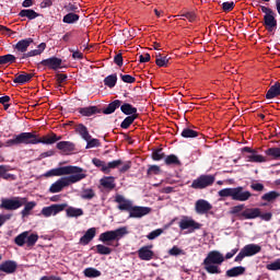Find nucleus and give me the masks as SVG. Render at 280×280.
Listing matches in <instances>:
<instances>
[{"mask_svg": "<svg viewBox=\"0 0 280 280\" xmlns=\"http://www.w3.org/2000/svg\"><path fill=\"white\" fill-rule=\"evenodd\" d=\"M42 65L43 67H48V69H52L54 71H56L62 66V59L58 57H50L48 59L42 60Z\"/></svg>", "mask_w": 280, "mask_h": 280, "instance_id": "nucleus-17", "label": "nucleus"}, {"mask_svg": "<svg viewBox=\"0 0 280 280\" xmlns=\"http://www.w3.org/2000/svg\"><path fill=\"white\" fill-rule=\"evenodd\" d=\"M0 271L5 272L7 275H12L16 272V261L7 260L0 265Z\"/></svg>", "mask_w": 280, "mask_h": 280, "instance_id": "nucleus-20", "label": "nucleus"}, {"mask_svg": "<svg viewBox=\"0 0 280 280\" xmlns=\"http://www.w3.org/2000/svg\"><path fill=\"white\" fill-rule=\"evenodd\" d=\"M36 242H38V234H27V237H26V246L28 248H32V246H35L36 245Z\"/></svg>", "mask_w": 280, "mask_h": 280, "instance_id": "nucleus-46", "label": "nucleus"}, {"mask_svg": "<svg viewBox=\"0 0 280 280\" xmlns=\"http://www.w3.org/2000/svg\"><path fill=\"white\" fill-rule=\"evenodd\" d=\"M34 43V39L32 37L21 39L15 44L16 51H20L21 54H25L27 51L28 47Z\"/></svg>", "mask_w": 280, "mask_h": 280, "instance_id": "nucleus-21", "label": "nucleus"}, {"mask_svg": "<svg viewBox=\"0 0 280 280\" xmlns=\"http://www.w3.org/2000/svg\"><path fill=\"white\" fill-rule=\"evenodd\" d=\"M47 48V44L42 43L37 46V49L30 50L28 52L24 54L22 58H34V56H40Z\"/></svg>", "mask_w": 280, "mask_h": 280, "instance_id": "nucleus-25", "label": "nucleus"}, {"mask_svg": "<svg viewBox=\"0 0 280 280\" xmlns=\"http://www.w3.org/2000/svg\"><path fill=\"white\" fill-rule=\"evenodd\" d=\"M138 257L142 261H151V259H154V252L152 250V245L141 247L138 250Z\"/></svg>", "mask_w": 280, "mask_h": 280, "instance_id": "nucleus-16", "label": "nucleus"}, {"mask_svg": "<svg viewBox=\"0 0 280 280\" xmlns=\"http://www.w3.org/2000/svg\"><path fill=\"white\" fill-rule=\"evenodd\" d=\"M95 235H97V229L96 228H90L85 234L80 238V244L83 246H88V244H91L93 242Z\"/></svg>", "mask_w": 280, "mask_h": 280, "instance_id": "nucleus-18", "label": "nucleus"}, {"mask_svg": "<svg viewBox=\"0 0 280 280\" xmlns=\"http://www.w3.org/2000/svg\"><path fill=\"white\" fill-rule=\"evenodd\" d=\"M86 141V150H91L92 148H100L102 143H100V140L96 138H92L90 136V139L85 140Z\"/></svg>", "mask_w": 280, "mask_h": 280, "instance_id": "nucleus-47", "label": "nucleus"}, {"mask_svg": "<svg viewBox=\"0 0 280 280\" xmlns=\"http://www.w3.org/2000/svg\"><path fill=\"white\" fill-rule=\"evenodd\" d=\"M100 185L103 189H107L108 191H113L115 187H117V184L115 183L114 176H104L100 179Z\"/></svg>", "mask_w": 280, "mask_h": 280, "instance_id": "nucleus-19", "label": "nucleus"}, {"mask_svg": "<svg viewBox=\"0 0 280 280\" xmlns=\"http://www.w3.org/2000/svg\"><path fill=\"white\" fill-rule=\"evenodd\" d=\"M182 137L184 139H195V137H198V131H196L194 129L185 128L182 131Z\"/></svg>", "mask_w": 280, "mask_h": 280, "instance_id": "nucleus-45", "label": "nucleus"}, {"mask_svg": "<svg viewBox=\"0 0 280 280\" xmlns=\"http://www.w3.org/2000/svg\"><path fill=\"white\" fill-rule=\"evenodd\" d=\"M212 183H215V176L201 175L192 182L191 187L192 189H205L206 187H210Z\"/></svg>", "mask_w": 280, "mask_h": 280, "instance_id": "nucleus-8", "label": "nucleus"}, {"mask_svg": "<svg viewBox=\"0 0 280 280\" xmlns=\"http://www.w3.org/2000/svg\"><path fill=\"white\" fill-rule=\"evenodd\" d=\"M179 229L182 231H187V229H192V231H196V230L200 229V223L196 222L194 219H191L189 217H184L179 221Z\"/></svg>", "mask_w": 280, "mask_h": 280, "instance_id": "nucleus-14", "label": "nucleus"}, {"mask_svg": "<svg viewBox=\"0 0 280 280\" xmlns=\"http://www.w3.org/2000/svg\"><path fill=\"white\" fill-rule=\"evenodd\" d=\"M84 168L80 166H73V165H68V166H60L57 168H51L48 172L44 174L46 178H51V176H73L75 174H82Z\"/></svg>", "mask_w": 280, "mask_h": 280, "instance_id": "nucleus-4", "label": "nucleus"}, {"mask_svg": "<svg viewBox=\"0 0 280 280\" xmlns=\"http://www.w3.org/2000/svg\"><path fill=\"white\" fill-rule=\"evenodd\" d=\"M164 161L166 165H180V160L174 154L166 156Z\"/></svg>", "mask_w": 280, "mask_h": 280, "instance_id": "nucleus-53", "label": "nucleus"}, {"mask_svg": "<svg viewBox=\"0 0 280 280\" xmlns=\"http://www.w3.org/2000/svg\"><path fill=\"white\" fill-rule=\"evenodd\" d=\"M253 194L248 190H244V187L238 186L234 188V194L232 200H236L237 202H246V200H250Z\"/></svg>", "mask_w": 280, "mask_h": 280, "instance_id": "nucleus-10", "label": "nucleus"}, {"mask_svg": "<svg viewBox=\"0 0 280 280\" xmlns=\"http://www.w3.org/2000/svg\"><path fill=\"white\" fill-rule=\"evenodd\" d=\"M119 106H121V101L116 100L114 102H112L104 110V115H113V113H115V110H117V108H119Z\"/></svg>", "mask_w": 280, "mask_h": 280, "instance_id": "nucleus-36", "label": "nucleus"}, {"mask_svg": "<svg viewBox=\"0 0 280 280\" xmlns=\"http://www.w3.org/2000/svg\"><path fill=\"white\" fill-rule=\"evenodd\" d=\"M92 163H93V165H95V167H98L101 170V172H103V174H106V162H104L97 158H94L92 160Z\"/></svg>", "mask_w": 280, "mask_h": 280, "instance_id": "nucleus-52", "label": "nucleus"}, {"mask_svg": "<svg viewBox=\"0 0 280 280\" xmlns=\"http://www.w3.org/2000/svg\"><path fill=\"white\" fill-rule=\"evenodd\" d=\"M81 198L83 200H93L95 198V191L92 188H85L81 192Z\"/></svg>", "mask_w": 280, "mask_h": 280, "instance_id": "nucleus-44", "label": "nucleus"}, {"mask_svg": "<svg viewBox=\"0 0 280 280\" xmlns=\"http://www.w3.org/2000/svg\"><path fill=\"white\" fill-rule=\"evenodd\" d=\"M250 188L254 190V191H264L265 187H264V184L261 183H253L250 185Z\"/></svg>", "mask_w": 280, "mask_h": 280, "instance_id": "nucleus-64", "label": "nucleus"}, {"mask_svg": "<svg viewBox=\"0 0 280 280\" xmlns=\"http://www.w3.org/2000/svg\"><path fill=\"white\" fill-rule=\"evenodd\" d=\"M15 145H21V133L14 135L11 139L5 140L4 142L0 141V149L14 148Z\"/></svg>", "mask_w": 280, "mask_h": 280, "instance_id": "nucleus-22", "label": "nucleus"}, {"mask_svg": "<svg viewBox=\"0 0 280 280\" xmlns=\"http://www.w3.org/2000/svg\"><path fill=\"white\" fill-rule=\"evenodd\" d=\"M96 253H98V255H110L113 249L106 245L98 244L96 245Z\"/></svg>", "mask_w": 280, "mask_h": 280, "instance_id": "nucleus-51", "label": "nucleus"}, {"mask_svg": "<svg viewBox=\"0 0 280 280\" xmlns=\"http://www.w3.org/2000/svg\"><path fill=\"white\" fill-rule=\"evenodd\" d=\"M27 235H30L28 231L22 232L14 238V243L16 246H25L27 244Z\"/></svg>", "mask_w": 280, "mask_h": 280, "instance_id": "nucleus-41", "label": "nucleus"}, {"mask_svg": "<svg viewBox=\"0 0 280 280\" xmlns=\"http://www.w3.org/2000/svg\"><path fill=\"white\" fill-rule=\"evenodd\" d=\"M267 270L277 271L280 270V258L276 259L275 261L268 264L266 266Z\"/></svg>", "mask_w": 280, "mask_h": 280, "instance_id": "nucleus-56", "label": "nucleus"}, {"mask_svg": "<svg viewBox=\"0 0 280 280\" xmlns=\"http://www.w3.org/2000/svg\"><path fill=\"white\" fill-rule=\"evenodd\" d=\"M124 165V161L121 160H114L112 162L106 163L105 174H110L112 170H119Z\"/></svg>", "mask_w": 280, "mask_h": 280, "instance_id": "nucleus-35", "label": "nucleus"}, {"mask_svg": "<svg viewBox=\"0 0 280 280\" xmlns=\"http://www.w3.org/2000/svg\"><path fill=\"white\" fill-rule=\"evenodd\" d=\"M32 78H34V74L23 73V74L16 75L13 82L14 84H27V82H30Z\"/></svg>", "mask_w": 280, "mask_h": 280, "instance_id": "nucleus-32", "label": "nucleus"}, {"mask_svg": "<svg viewBox=\"0 0 280 280\" xmlns=\"http://www.w3.org/2000/svg\"><path fill=\"white\" fill-rule=\"evenodd\" d=\"M130 167H132V162H122V164L118 167V172H120V174H126Z\"/></svg>", "mask_w": 280, "mask_h": 280, "instance_id": "nucleus-59", "label": "nucleus"}, {"mask_svg": "<svg viewBox=\"0 0 280 280\" xmlns=\"http://www.w3.org/2000/svg\"><path fill=\"white\" fill-rule=\"evenodd\" d=\"M248 163H266L264 155L257 154L255 151L246 155Z\"/></svg>", "mask_w": 280, "mask_h": 280, "instance_id": "nucleus-33", "label": "nucleus"}, {"mask_svg": "<svg viewBox=\"0 0 280 280\" xmlns=\"http://www.w3.org/2000/svg\"><path fill=\"white\" fill-rule=\"evenodd\" d=\"M57 150L61 152H73L75 150V144L71 141H60L57 143Z\"/></svg>", "mask_w": 280, "mask_h": 280, "instance_id": "nucleus-27", "label": "nucleus"}, {"mask_svg": "<svg viewBox=\"0 0 280 280\" xmlns=\"http://www.w3.org/2000/svg\"><path fill=\"white\" fill-rule=\"evenodd\" d=\"M279 197H280V194L277 190H271L262 195L261 200H265V202H275V200H277V198Z\"/></svg>", "mask_w": 280, "mask_h": 280, "instance_id": "nucleus-39", "label": "nucleus"}, {"mask_svg": "<svg viewBox=\"0 0 280 280\" xmlns=\"http://www.w3.org/2000/svg\"><path fill=\"white\" fill-rule=\"evenodd\" d=\"M23 207H24V209L21 211V215H22V218H27V215H30V213L32 212L34 207H36V201H28L27 202V199H26Z\"/></svg>", "mask_w": 280, "mask_h": 280, "instance_id": "nucleus-34", "label": "nucleus"}, {"mask_svg": "<svg viewBox=\"0 0 280 280\" xmlns=\"http://www.w3.org/2000/svg\"><path fill=\"white\" fill-rule=\"evenodd\" d=\"M160 235H163V230L162 229H158V230L152 231L151 233H149L147 235V237L149 240H156V237H160Z\"/></svg>", "mask_w": 280, "mask_h": 280, "instance_id": "nucleus-60", "label": "nucleus"}, {"mask_svg": "<svg viewBox=\"0 0 280 280\" xmlns=\"http://www.w3.org/2000/svg\"><path fill=\"white\" fill-rule=\"evenodd\" d=\"M153 161H162V159H165V153H163L162 149H158L152 153Z\"/></svg>", "mask_w": 280, "mask_h": 280, "instance_id": "nucleus-58", "label": "nucleus"}, {"mask_svg": "<svg viewBox=\"0 0 280 280\" xmlns=\"http://www.w3.org/2000/svg\"><path fill=\"white\" fill-rule=\"evenodd\" d=\"M16 60V57L14 55H4L0 56V65H12Z\"/></svg>", "mask_w": 280, "mask_h": 280, "instance_id": "nucleus-49", "label": "nucleus"}, {"mask_svg": "<svg viewBox=\"0 0 280 280\" xmlns=\"http://www.w3.org/2000/svg\"><path fill=\"white\" fill-rule=\"evenodd\" d=\"M280 95V83H275L267 92V100H275V97H279Z\"/></svg>", "mask_w": 280, "mask_h": 280, "instance_id": "nucleus-28", "label": "nucleus"}, {"mask_svg": "<svg viewBox=\"0 0 280 280\" xmlns=\"http://www.w3.org/2000/svg\"><path fill=\"white\" fill-rule=\"evenodd\" d=\"M230 213L231 215H236V218H240V215L244 213V203L232 207Z\"/></svg>", "mask_w": 280, "mask_h": 280, "instance_id": "nucleus-48", "label": "nucleus"}, {"mask_svg": "<svg viewBox=\"0 0 280 280\" xmlns=\"http://www.w3.org/2000/svg\"><path fill=\"white\" fill-rule=\"evenodd\" d=\"M152 212V208L150 207H141V206H131V210H129V218H143Z\"/></svg>", "mask_w": 280, "mask_h": 280, "instance_id": "nucleus-11", "label": "nucleus"}, {"mask_svg": "<svg viewBox=\"0 0 280 280\" xmlns=\"http://www.w3.org/2000/svg\"><path fill=\"white\" fill-rule=\"evenodd\" d=\"M261 215V209L259 208H247L238 214V220H255Z\"/></svg>", "mask_w": 280, "mask_h": 280, "instance_id": "nucleus-12", "label": "nucleus"}, {"mask_svg": "<svg viewBox=\"0 0 280 280\" xmlns=\"http://www.w3.org/2000/svg\"><path fill=\"white\" fill-rule=\"evenodd\" d=\"M246 272V267L237 266L229 269L225 275L226 277L233 278V277H242Z\"/></svg>", "mask_w": 280, "mask_h": 280, "instance_id": "nucleus-26", "label": "nucleus"}, {"mask_svg": "<svg viewBox=\"0 0 280 280\" xmlns=\"http://www.w3.org/2000/svg\"><path fill=\"white\" fill-rule=\"evenodd\" d=\"M182 19H187L189 23H194L196 21V13L195 12H186L180 15Z\"/></svg>", "mask_w": 280, "mask_h": 280, "instance_id": "nucleus-61", "label": "nucleus"}, {"mask_svg": "<svg viewBox=\"0 0 280 280\" xmlns=\"http://www.w3.org/2000/svg\"><path fill=\"white\" fill-rule=\"evenodd\" d=\"M66 215L67 218H82V215H84V210H82V208H75L67 205Z\"/></svg>", "mask_w": 280, "mask_h": 280, "instance_id": "nucleus-24", "label": "nucleus"}, {"mask_svg": "<svg viewBox=\"0 0 280 280\" xmlns=\"http://www.w3.org/2000/svg\"><path fill=\"white\" fill-rule=\"evenodd\" d=\"M267 156H272V159H280V148H270L265 151Z\"/></svg>", "mask_w": 280, "mask_h": 280, "instance_id": "nucleus-54", "label": "nucleus"}, {"mask_svg": "<svg viewBox=\"0 0 280 280\" xmlns=\"http://www.w3.org/2000/svg\"><path fill=\"white\" fill-rule=\"evenodd\" d=\"M120 78L122 82H126L127 84H132L135 82V77L130 74H120Z\"/></svg>", "mask_w": 280, "mask_h": 280, "instance_id": "nucleus-63", "label": "nucleus"}, {"mask_svg": "<svg viewBox=\"0 0 280 280\" xmlns=\"http://www.w3.org/2000/svg\"><path fill=\"white\" fill-rule=\"evenodd\" d=\"M77 132L83 139V141H89L91 139V133H89V129L84 125H79L77 127Z\"/></svg>", "mask_w": 280, "mask_h": 280, "instance_id": "nucleus-37", "label": "nucleus"}, {"mask_svg": "<svg viewBox=\"0 0 280 280\" xmlns=\"http://www.w3.org/2000/svg\"><path fill=\"white\" fill-rule=\"evenodd\" d=\"M138 115H131V116H127L121 125H120V128H124L125 130L127 128H130V126H132V124L135 122V119H137Z\"/></svg>", "mask_w": 280, "mask_h": 280, "instance_id": "nucleus-43", "label": "nucleus"}, {"mask_svg": "<svg viewBox=\"0 0 280 280\" xmlns=\"http://www.w3.org/2000/svg\"><path fill=\"white\" fill-rule=\"evenodd\" d=\"M275 16H277L275 12L269 15H264L265 26L268 32H272V30L277 27V19Z\"/></svg>", "mask_w": 280, "mask_h": 280, "instance_id": "nucleus-23", "label": "nucleus"}, {"mask_svg": "<svg viewBox=\"0 0 280 280\" xmlns=\"http://www.w3.org/2000/svg\"><path fill=\"white\" fill-rule=\"evenodd\" d=\"M69 51H71L73 60H82V58H84V55L80 52V50H73L70 48Z\"/></svg>", "mask_w": 280, "mask_h": 280, "instance_id": "nucleus-62", "label": "nucleus"}, {"mask_svg": "<svg viewBox=\"0 0 280 280\" xmlns=\"http://www.w3.org/2000/svg\"><path fill=\"white\" fill-rule=\"evenodd\" d=\"M67 209V203H55L48 207H44L40 211L44 218H51V215H58L61 211Z\"/></svg>", "mask_w": 280, "mask_h": 280, "instance_id": "nucleus-9", "label": "nucleus"}, {"mask_svg": "<svg viewBox=\"0 0 280 280\" xmlns=\"http://www.w3.org/2000/svg\"><path fill=\"white\" fill-rule=\"evenodd\" d=\"M203 268L209 275H222L220 266L224 264V255L219 250H211L203 259Z\"/></svg>", "mask_w": 280, "mask_h": 280, "instance_id": "nucleus-1", "label": "nucleus"}, {"mask_svg": "<svg viewBox=\"0 0 280 280\" xmlns=\"http://www.w3.org/2000/svg\"><path fill=\"white\" fill-rule=\"evenodd\" d=\"M25 202V197H15L12 199L2 198L0 209H5L7 211H16V209H21Z\"/></svg>", "mask_w": 280, "mask_h": 280, "instance_id": "nucleus-7", "label": "nucleus"}, {"mask_svg": "<svg viewBox=\"0 0 280 280\" xmlns=\"http://www.w3.org/2000/svg\"><path fill=\"white\" fill-rule=\"evenodd\" d=\"M115 202H117L119 211H128V213H130L132 201L126 199L124 195H116Z\"/></svg>", "mask_w": 280, "mask_h": 280, "instance_id": "nucleus-15", "label": "nucleus"}, {"mask_svg": "<svg viewBox=\"0 0 280 280\" xmlns=\"http://www.w3.org/2000/svg\"><path fill=\"white\" fill-rule=\"evenodd\" d=\"M258 253H261V246L257 244H248L245 245L241 252L235 257L234 261L236 264H242L244 261L245 257H254V255H257Z\"/></svg>", "mask_w": 280, "mask_h": 280, "instance_id": "nucleus-6", "label": "nucleus"}, {"mask_svg": "<svg viewBox=\"0 0 280 280\" xmlns=\"http://www.w3.org/2000/svg\"><path fill=\"white\" fill-rule=\"evenodd\" d=\"M19 16L22 19H28L30 21H34V19H38V13L32 9H24L20 11Z\"/></svg>", "mask_w": 280, "mask_h": 280, "instance_id": "nucleus-30", "label": "nucleus"}, {"mask_svg": "<svg viewBox=\"0 0 280 280\" xmlns=\"http://www.w3.org/2000/svg\"><path fill=\"white\" fill-rule=\"evenodd\" d=\"M235 188H223L219 190V196L220 198H232L233 199V194H234Z\"/></svg>", "mask_w": 280, "mask_h": 280, "instance_id": "nucleus-50", "label": "nucleus"}, {"mask_svg": "<svg viewBox=\"0 0 280 280\" xmlns=\"http://www.w3.org/2000/svg\"><path fill=\"white\" fill-rule=\"evenodd\" d=\"M79 113L83 117H92V115H97V113H100V110L97 109V106H89V107L80 108Z\"/></svg>", "mask_w": 280, "mask_h": 280, "instance_id": "nucleus-29", "label": "nucleus"}, {"mask_svg": "<svg viewBox=\"0 0 280 280\" xmlns=\"http://www.w3.org/2000/svg\"><path fill=\"white\" fill-rule=\"evenodd\" d=\"M21 144L24 145H36L38 143H44V145H51L56 143V141H60V137L54 136H45L43 138L36 137V135L32 132H22L20 133Z\"/></svg>", "mask_w": 280, "mask_h": 280, "instance_id": "nucleus-3", "label": "nucleus"}, {"mask_svg": "<svg viewBox=\"0 0 280 280\" xmlns=\"http://www.w3.org/2000/svg\"><path fill=\"white\" fill-rule=\"evenodd\" d=\"M155 62H156L158 67H167L170 59L167 57H162L161 54H159V55H156Z\"/></svg>", "mask_w": 280, "mask_h": 280, "instance_id": "nucleus-55", "label": "nucleus"}, {"mask_svg": "<svg viewBox=\"0 0 280 280\" xmlns=\"http://www.w3.org/2000/svg\"><path fill=\"white\" fill-rule=\"evenodd\" d=\"M211 209H213V206H211L210 202L205 199H199L195 203V211L199 215H205V213H209Z\"/></svg>", "mask_w": 280, "mask_h": 280, "instance_id": "nucleus-13", "label": "nucleus"}, {"mask_svg": "<svg viewBox=\"0 0 280 280\" xmlns=\"http://www.w3.org/2000/svg\"><path fill=\"white\" fill-rule=\"evenodd\" d=\"M86 178V171L83 173H77L74 175H68L60 177L55 183H52L49 187L50 194H60L62 189L69 187L70 185H75V183H80V180H84Z\"/></svg>", "mask_w": 280, "mask_h": 280, "instance_id": "nucleus-2", "label": "nucleus"}, {"mask_svg": "<svg viewBox=\"0 0 280 280\" xmlns=\"http://www.w3.org/2000/svg\"><path fill=\"white\" fill-rule=\"evenodd\" d=\"M168 255H171L173 257H178V255H185V252L183 249H180L178 246H173L168 250Z\"/></svg>", "mask_w": 280, "mask_h": 280, "instance_id": "nucleus-57", "label": "nucleus"}, {"mask_svg": "<svg viewBox=\"0 0 280 280\" xmlns=\"http://www.w3.org/2000/svg\"><path fill=\"white\" fill-rule=\"evenodd\" d=\"M80 21V15L75 13H68L63 16L62 22L67 23L68 25H73V23H78Z\"/></svg>", "mask_w": 280, "mask_h": 280, "instance_id": "nucleus-42", "label": "nucleus"}, {"mask_svg": "<svg viewBox=\"0 0 280 280\" xmlns=\"http://www.w3.org/2000/svg\"><path fill=\"white\" fill-rule=\"evenodd\" d=\"M120 110L121 113H124V115H129L132 116V115H137V107H133L132 105L128 104V103H125L120 106Z\"/></svg>", "mask_w": 280, "mask_h": 280, "instance_id": "nucleus-40", "label": "nucleus"}, {"mask_svg": "<svg viewBox=\"0 0 280 280\" xmlns=\"http://www.w3.org/2000/svg\"><path fill=\"white\" fill-rule=\"evenodd\" d=\"M83 275L84 277H88V279H97V277H102V271L93 267H89L84 269Z\"/></svg>", "mask_w": 280, "mask_h": 280, "instance_id": "nucleus-31", "label": "nucleus"}, {"mask_svg": "<svg viewBox=\"0 0 280 280\" xmlns=\"http://www.w3.org/2000/svg\"><path fill=\"white\" fill-rule=\"evenodd\" d=\"M125 235H128V229L126 226L112 230V231H106L100 234L98 241L103 242V244H108V242H119L121 237Z\"/></svg>", "mask_w": 280, "mask_h": 280, "instance_id": "nucleus-5", "label": "nucleus"}, {"mask_svg": "<svg viewBox=\"0 0 280 280\" xmlns=\"http://www.w3.org/2000/svg\"><path fill=\"white\" fill-rule=\"evenodd\" d=\"M104 84L108 89H115L117 85V73L109 74L104 79Z\"/></svg>", "mask_w": 280, "mask_h": 280, "instance_id": "nucleus-38", "label": "nucleus"}]
</instances>
